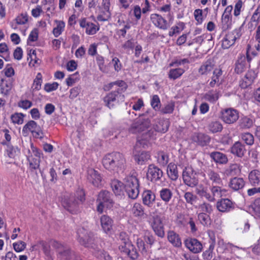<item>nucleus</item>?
I'll return each instance as SVG.
<instances>
[{"label":"nucleus","mask_w":260,"mask_h":260,"mask_svg":"<svg viewBox=\"0 0 260 260\" xmlns=\"http://www.w3.org/2000/svg\"><path fill=\"white\" fill-rule=\"evenodd\" d=\"M24 115L21 113H15L11 116V120L14 124H21L24 121Z\"/></svg>","instance_id":"51"},{"label":"nucleus","mask_w":260,"mask_h":260,"mask_svg":"<svg viewBox=\"0 0 260 260\" xmlns=\"http://www.w3.org/2000/svg\"><path fill=\"white\" fill-rule=\"evenodd\" d=\"M209 129L213 133L221 132L223 128L222 124L217 121L211 122L208 126Z\"/></svg>","instance_id":"49"},{"label":"nucleus","mask_w":260,"mask_h":260,"mask_svg":"<svg viewBox=\"0 0 260 260\" xmlns=\"http://www.w3.org/2000/svg\"><path fill=\"white\" fill-rule=\"evenodd\" d=\"M150 18L153 25L160 29L167 30L170 27V25L168 21L159 14H152Z\"/></svg>","instance_id":"11"},{"label":"nucleus","mask_w":260,"mask_h":260,"mask_svg":"<svg viewBox=\"0 0 260 260\" xmlns=\"http://www.w3.org/2000/svg\"><path fill=\"white\" fill-rule=\"evenodd\" d=\"M211 157L215 161L221 164H226L228 162L226 156L219 152H214L211 153Z\"/></svg>","instance_id":"41"},{"label":"nucleus","mask_w":260,"mask_h":260,"mask_svg":"<svg viewBox=\"0 0 260 260\" xmlns=\"http://www.w3.org/2000/svg\"><path fill=\"white\" fill-rule=\"evenodd\" d=\"M242 139L246 144L251 145L254 142V138L252 134L249 133H244L242 135Z\"/></svg>","instance_id":"64"},{"label":"nucleus","mask_w":260,"mask_h":260,"mask_svg":"<svg viewBox=\"0 0 260 260\" xmlns=\"http://www.w3.org/2000/svg\"><path fill=\"white\" fill-rule=\"evenodd\" d=\"M192 140L199 145L204 146L209 143L210 138L204 134L195 133L192 136Z\"/></svg>","instance_id":"24"},{"label":"nucleus","mask_w":260,"mask_h":260,"mask_svg":"<svg viewBox=\"0 0 260 260\" xmlns=\"http://www.w3.org/2000/svg\"><path fill=\"white\" fill-rule=\"evenodd\" d=\"M116 85L118 88L114 91L117 92L119 94H121L127 88V85L126 83L122 80H118L115 82L109 83V86L111 88L113 86Z\"/></svg>","instance_id":"42"},{"label":"nucleus","mask_w":260,"mask_h":260,"mask_svg":"<svg viewBox=\"0 0 260 260\" xmlns=\"http://www.w3.org/2000/svg\"><path fill=\"white\" fill-rule=\"evenodd\" d=\"M129 211L133 217L139 219L144 218L147 216L145 212L144 207L139 203H134Z\"/></svg>","instance_id":"18"},{"label":"nucleus","mask_w":260,"mask_h":260,"mask_svg":"<svg viewBox=\"0 0 260 260\" xmlns=\"http://www.w3.org/2000/svg\"><path fill=\"white\" fill-rule=\"evenodd\" d=\"M155 200V194L150 190H145L142 194L143 203L148 206L151 207Z\"/></svg>","instance_id":"23"},{"label":"nucleus","mask_w":260,"mask_h":260,"mask_svg":"<svg viewBox=\"0 0 260 260\" xmlns=\"http://www.w3.org/2000/svg\"><path fill=\"white\" fill-rule=\"evenodd\" d=\"M253 120L249 117H244L240 121L239 125L242 128H249L253 125Z\"/></svg>","instance_id":"54"},{"label":"nucleus","mask_w":260,"mask_h":260,"mask_svg":"<svg viewBox=\"0 0 260 260\" xmlns=\"http://www.w3.org/2000/svg\"><path fill=\"white\" fill-rule=\"evenodd\" d=\"M0 53L3 54V55H0V56L4 58L6 61L9 60L10 52L8 46L6 43L0 44Z\"/></svg>","instance_id":"48"},{"label":"nucleus","mask_w":260,"mask_h":260,"mask_svg":"<svg viewBox=\"0 0 260 260\" xmlns=\"http://www.w3.org/2000/svg\"><path fill=\"white\" fill-rule=\"evenodd\" d=\"M169 161V157L164 152H160L157 154V161L161 166H166Z\"/></svg>","instance_id":"59"},{"label":"nucleus","mask_w":260,"mask_h":260,"mask_svg":"<svg viewBox=\"0 0 260 260\" xmlns=\"http://www.w3.org/2000/svg\"><path fill=\"white\" fill-rule=\"evenodd\" d=\"M198 211L200 213H206L207 214H211L213 211L212 206L207 202H204L199 205L198 207Z\"/></svg>","instance_id":"44"},{"label":"nucleus","mask_w":260,"mask_h":260,"mask_svg":"<svg viewBox=\"0 0 260 260\" xmlns=\"http://www.w3.org/2000/svg\"><path fill=\"white\" fill-rule=\"evenodd\" d=\"M85 193L83 189H78L74 194L66 196L61 203L63 207L72 213H75L80 204L85 201Z\"/></svg>","instance_id":"3"},{"label":"nucleus","mask_w":260,"mask_h":260,"mask_svg":"<svg viewBox=\"0 0 260 260\" xmlns=\"http://www.w3.org/2000/svg\"><path fill=\"white\" fill-rule=\"evenodd\" d=\"M13 246L16 252H20L25 249L26 244L24 242L19 241L17 242L14 243Z\"/></svg>","instance_id":"63"},{"label":"nucleus","mask_w":260,"mask_h":260,"mask_svg":"<svg viewBox=\"0 0 260 260\" xmlns=\"http://www.w3.org/2000/svg\"><path fill=\"white\" fill-rule=\"evenodd\" d=\"M80 26L85 28V32L88 35H93L99 30V26L95 24L88 21L85 18H81L79 21Z\"/></svg>","instance_id":"13"},{"label":"nucleus","mask_w":260,"mask_h":260,"mask_svg":"<svg viewBox=\"0 0 260 260\" xmlns=\"http://www.w3.org/2000/svg\"><path fill=\"white\" fill-rule=\"evenodd\" d=\"M241 167L238 164H232L229 169L228 172L231 175H235L238 174L241 172Z\"/></svg>","instance_id":"62"},{"label":"nucleus","mask_w":260,"mask_h":260,"mask_svg":"<svg viewBox=\"0 0 260 260\" xmlns=\"http://www.w3.org/2000/svg\"><path fill=\"white\" fill-rule=\"evenodd\" d=\"M196 193L201 198H205L208 201L213 202V198L212 197L211 192L208 191L207 187L201 185L196 188Z\"/></svg>","instance_id":"28"},{"label":"nucleus","mask_w":260,"mask_h":260,"mask_svg":"<svg viewBox=\"0 0 260 260\" xmlns=\"http://www.w3.org/2000/svg\"><path fill=\"white\" fill-rule=\"evenodd\" d=\"M150 155L147 152L143 151L140 154L135 155V159L139 164L142 165L143 162L150 159Z\"/></svg>","instance_id":"47"},{"label":"nucleus","mask_w":260,"mask_h":260,"mask_svg":"<svg viewBox=\"0 0 260 260\" xmlns=\"http://www.w3.org/2000/svg\"><path fill=\"white\" fill-rule=\"evenodd\" d=\"M168 239L174 246L179 247L181 245V241L178 234L173 231L168 233Z\"/></svg>","instance_id":"33"},{"label":"nucleus","mask_w":260,"mask_h":260,"mask_svg":"<svg viewBox=\"0 0 260 260\" xmlns=\"http://www.w3.org/2000/svg\"><path fill=\"white\" fill-rule=\"evenodd\" d=\"M56 26L53 28L52 33L55 37H58L63 31L65 27V23L61 20H54Z\"/></svg>","instance_id":"39"},{"label":"nucleus","mask_w":260,"mask_h":260,"mask_svg":"<svg viewBox=\"0 0 260 260\" xmlns=\"http://www.w3.org/2000/svg\"><path fill=\"white\" fill-rule=\"evenodd\" d=\"M222 74V71L220 69H216L213 71V75L212 77L211 81L209 83L211 87H214L215 84L219 82V77Z\"/></svg>","instance_id":"53"},{"label":"nucleus","mask_w":260,"mask_h":260,"mask_svg":"<svg viewBox=\"0 0 260 260\" xmlns=\"http://www.w3.org/2000/svg\"><path fill=\"white\" fill-rule=\"evenodd\" d=\"M250 225L248 220L243 219L237 223V230L241 233H244L249 231Z\"/></svg>","instance_id":"43"},{"label":"nucleus","mask_w":260,"mask_h":260,"mask_svg":"<svg viewBox=\"0 0 260 260\" xmlns=\"http://www.w3.org/2000/svg\"><path fill=\"white\" fill-rule=\"evenodd\" d=\"M27 160L29 161V167L31 169L36 170L39 168L40 163V158H35L32 157L31 155H29Z\"/></svg>","instance_id":"58"},{"label":"nucleus","mask_w":260,"mask_h":260,"mask_svg":"<svg viewBox=\"0 0 260 260\" xmlns=\"http://www.w3.org/2000/svg\"><path fill=\"white\" fill-rule=\"evenodd\" d=\"M150 126V120L148 118L140 117L137 119L133 123L130 128L132 133H141L137 137V140L135 146L136 151L138 148H146L148 147L152 141L155 139V132L151 128L148 130Z\"/></svg>","instance_id":"1"},{"label":"nucleus","mask_w":260,"mask_h":260,"mask_svg":"<svg viewBox=\"0 0 260 260\" xmlns=\"http://www.w3.org/2000/svg\"><path fill=\"white\" fill-rule=\"evenodd\" d=\"M87 179L94 186L99 187L101 184L102 177L98 171L92 168H89L87 171Z\"/></svg>","instance_id":"15"},{"label":"nucleus","mask_w":260,"mask_h":260,"mask_svg":"<svg viewBox=\"0 0 260 260\" xmlns=\"http://www.w3.org/2000/svg\"><path fill=\"white\" fill-rule=\"evenodd\" d=\"M231 152L238 157H242L245 152V147L241 143L236 142L231 147Z\"/></svg>","instance_id":"32"},{"label":"nucleus","mask_w":260,"mask_h":260,"mask_svg":"<svg viewBox=\"0 0 260 260\" xmlns=\"http://www.w3.org/2000/svg\"><path fill=\"white\" fill-rule=\"evenodd\" d=\"M214 246V242H212L210 244L208 249L203 253V257L205 260H210L212 258Z\"/></svg>","instance_id":"56"},{"label":"nucleus","mask_w":260,"mask_h":260,"mask_svg":"<svg viewBox=\"0 0 260 260\" xmlns=\"http://www.w3.org/2000/svg\"><path fill=\"white\" fill-rule=\"evenodd\" d=\"M170 122L167 119H160L159 120L154 126V131L155 132H160L162 133H166L169 128Z\"/></svg>","instance_id":"26"},{"label":"nucleus","mask_w":260,"mask_h":260,"mask_svg":"<svg viewBox=\"0 0 260 260\" xmlns=\"http://www.w3.org/2000/svg\"><path fill=\"white\" fill-rule=\"evenodd\" d=\"M125 160L123 155L119 152L106 154L103 159V165L109 171L118 172L124 167Z\"/></svg>","instance_id":"2"},{"label":"nucleus","mask_w":260,"mask_h":260,"mask_svg":"<svg viewBox=\"0 0 260 260\" xmlns=\"http://www.w3.org/2000/svg\"><path fill=\"white\" fill-rule=\"evenodd\" d=\"M15 21L17 24H25L28 21V15L26 13H22L16 18Z\"/></svg>","instance_id":"61"},{"label":"nucleus","mask_w":260,"mask_h":260,"mask_svg":"<svg viewBox=\"0 0 260 260\" xmlns=\"http://www.w3.org/2000/svg\"><path fill=\"white\" fill-rule=\"evenodd\" d=\"M257 54L258 52L254 48H252L249 44L247 45L246 59L248 62H250L252 58L255 57Z\"/></svg>","instance_id":"52"},{"label":"nucleus","mask_w":260,"mask_h":260,"mask_svg":"<svg viewBox=\"0 0 260 260\" xmlns=\"http://www.w3.org/2000/svg\"><path fill=\"white\" fill-rule=\"evenodd\" d=\"M207 177L213 184H220L222 180L218 173L214 170L209 169L206 172Z\"/></svg>","instance_id":"35"},{"label":"nucleus","mask_w":260,"mask_h":260,"mask_svg":"<svg viewBox=\"0 0 260 260\" xmlns=\"http://www.w3.org/2000/svg\"><path fill=\"white\" fill-rule=\"evenodd\" d=\"M220 113L221 119L228 124L235 123L239 117L238 111L231 108L222 109Z\"/></svg>","instance_id":"8"},{"label":"nucleus","mask_w":260,"mask_h":260,"mask_svg":"<svg viewBox=\"0 0 260 260\" xmlns=\"http://www.w3.org/2000/svg\"><path fill=\"white\" fill-rule=\"evenodd\" d=\"M245 185V181L241 178L235 177L230 181V186L234 190L242 188Z\"/></svg>","instance_id":"34"},{"label":"nucleus","mask_w":260,"mask_h":260,"mask_svg":"<svg viewBox=\"0 0 260 260\" xmlns=\"http://www.w3.org/2000/svg\"><path fill=\"white\" fill-rule=\"evenodd\" d=\"M214 64L212 60H208L204 62L199 69V73L203 75L210 73L214 69Z\"/></svg>","instance_id":"29"},{"label":"nucleus","mask_w":260,"mask_h":260,"mask_svg":"<svg viewBox=\"0 0 260 260\" xmlns=\"http://www.w3.org/2000/svg\"><path fill=\"white\" fill-rule=\"evenodd\" d=\"M151 105L155 111H158L160 108V101L157 95L152 96L151 102Z\"/></svg>","instance_id":"60"},{"label":"nucleus","mask_w":260,"mask_h":260,"mask_svg":"<svg viewBox=\"0 0 260 260\" xmlns=\"http://www.w3.org/2000/svg\"><path fill=\"white\" fill-rule=\"evenodd\" d=\"M212 197L213 198V202L216 200V198H219L222 196H226L227 190L221 187L213 185L210 187Z\"/></svg>","instance_id":"25"},{"label":"nucleus","mask_w":260,"mask_h":260,"mask_svg":"<svg viewBox=\"0 0 260 260\" xmlns=\"http://www.w3.org/2000/svg\"><path fill=\"white\" fill-rule=\"evenodd\" d=\"M218 92L215 90H211L205 93L203 96V99L211 103H214L219 99Z\"/></svg>","instance_id":"40"},{"label":"nucleus","mask_w":260,"mask_h":260,"mask_svg":"<svg viewBox=\"0 0 260 260\" xmlns=\"http://www.w3.org/2000/svg\"><path fill=\"white\" fill-rule=\"evenodd\" d=\"M256 76L253 71H249L240 82V85L242 88H246L250 86L254 81Z\"/></svg>","instance_id":"22"},{"label":"nucleus","mask_w":260,"mask_h":260,"mask_svg":"<svg viewBox=\"0 0 260 260\" xmlns=\"http://www.w3.org/2000/svg\"><path fill=\"white\" fill-rule=\"evenodd\" d=\"M184 23L182 22H179L177 23V25L173 26L171 28V30L169 32V36L170 37H173L176 34H179L182 30L184 29Z\"/></svg>","instance_id":"45"},{"label":"nucleus","mask_w":260,"mask_h":260,"mask_svg":"<svg viewBox=\"0 0 260 260\" xmlns=\"http://www.w3.org/2000/svg\"><path fill=\"white\" fill-rule=\"evenodd\" d=\"M124 245H121L119 247L121 251L127 254L132 259H135L138 257V253L136 249L134 248L133 245L131 243L124 242Z\"/></svg>","instance_id":"17"},{"label":"nucleus","mask_w":260,"mask_h":260,"mask_svg":"<svg viewBox=\"0 0 260 260\" xmlns=\"http://www.w3.org/2000/svg\"><path fill=\"white\" fill-rule=\"evenodd\" d=\"M124 99V95L119 94L117 92L112 91L108 93L104 98V102L108 107L112 108L114 106L115 103L119 101L123 102Z\"/></svg>","instance_id":"10"},{"label":"nucleus","mask_w":260,"mask_h":260,"mask_svg":"<svg viewBox=\"0 0 260 260\" xmlns=\"http://www.w3.org/2000/svg\"><path fill=\"white\" fill-rule=\"evenodd\" d=\"M173 196L172 191L169 188H163L159 191V197L160 199L165 203H169Z\"/></svg>","instance_id":"38"},{"label":"nucleus","mask_w":260,"mask_h":260,"mask_svg":"<svg viewBox=\"0 0 260 260\" xmlns=\"http://www.w3.org/2000/svg\"><path fill=\"white\" fill-rule=\"evenodd\" d=\"M217 210L221 212H228L234 208L233 202L228 199H223L216 203Z\"/></svg>","instance_id":"19"},{"label":"nucleus","mask_w":260,"mask_h":260,"mask_svg":"<svg viewBox=\"0 0 260 260\" xmlns=\"http://www.w3.org/2000/svg\"><path fill=\"white\" fill-rule=\"evenodd\" d=\"M77 235L79 242L85 246H89L91 241L90 233H88L86 230L82 228L78 230Z\"/></svg>","instance_id":"16"},{"label":"nucleus","mask_w":260,"mask_h":260,"mask_svg":"<svg viewBox=\"0 0 260 260\" xmlns=\"http://www.w3.org/2000/svg\"><path fill=\"white\" fill-rule=\"evenodd\" d=\"M249 181L252 185H260V171L257 170L251 171L248 176Z\"/></svg>","instance_id":"31"},{"label":"nucleus","mask_w":260,"mask_h":260,"mask_svg":"<svg viewBox=\"0 0 260 260\" xmlns=\"http://www.w3.org/2000/svg\"><path fill=\"white\" fill-rule=\"evenodd\" d=\"M111 186L116 196H120L123 193V183L119 180H112L111 183Z\"/></svg>","instance_id":"37"},{"label":"nucleus","mask_w":260,"mask_h":260,"mask_svg":"<svg viewBox=\"0 0 260 260\" xmlns=\"http://www.w3.org/2000/svg\"><path fill=\"white\" fill-rule=\"evenodd\" d=\"M163 176L162 171L158 167L153 165H150L148 167L147 176L151 181L156 182L160 180Z\"/></svg>","instance_id":"14"},{"label":"nucleus","mask_w":260,"mask_h":260,"mask_svg":"<svg viewBox=\"0 0 260 260\" xmlns=\"http://www.w3.org/2000/svg\"><path fill=\"white\" fill-rule=\"evenodd\" d=\"M240 37L239 32L238 30H234L229 32L223 38L222 42V47L224 49H228L233 46L236 40Z\"/></svg>","instance_id":"12"},{"label":"nucleus","mask_w":260,"mask_h":260,"mask_svg":"<svg viewBox=\"0 0 260 260\" xmlns=\"http://www.w3.org/2000/svg\"><path fill=\"white\" fill-rule=\"evenodd\" d=\"M247 61L246 57L244 55H240L235 64V72L240 74L244 72L246 69Z\"/></svg>","instance_id":"27"},{"label":"nucleus","mask_w":260,"mask_h":260,"mask_svg":"<svg viewBox=\"0 0 260 260\" xmlns=\"http://www.w3.org/2000/svg\"><path fill=\"white\" fill-rule=\"evenodd\" d=\"M167 174L171 180H176L178 178L177 166L174 164H169L167 168Z\"/></svg>","instance_id":"36"},{"label":"nucleus","mask_w":260,"mask_h":260,"mask_svg":"<svg viewBox=\"0 0 260 260\" xmlns=\"http://www.w3.org/2000/svg\"><path fill=\"white\" fill-rule=\"evenodd\" d=\"M182 178L184 183L189 187H193L198 184L197 173L190 166H187L183 170Z\"/></svg>","instance_id":"6"},{"label":"nucleus","mask_w":260,"mask_h":260,"mask_svg":"<svg viewBox=\"0 0 260 260\" xmlns=\"http://www.w3.org/2000/svg\"><path fill=\"white\" fill-rule=\"evenodd\" d=\"M123 183L128 197L137 199L139 194V183L137 177L134 174L127 175L124 179Z\"/></svg>","instance_id":"4"},{"label":"nucleus","mask_w":260,"mask_h":260,"mask_svg":"<svg viewBox=\"0 0 260 260\" xmlns=\"http://www.w3.org/2000/svg\"><path fill=\"white\" fill-rule=\"evenodd\" d=\"M198 219L200 223L204 225L207 226L210 223V217L209 214L206 213H200L198 215Z\"/></svg>","instance_id":"50"},{"label":"nucleus","mask_w":260,"mask_h":260,"mask_svg":"<svg viewBox=\"0 0 260 260\" xmlns=\"http://www.w3.org/2000/svg\"><path fill=\"white\" fill-rule=\"evenodd\" d=\"M42 83V76L40 73H38L34 80L32 84L33 90H39L41 88Z\"/></svg>","instance_id":"55"},{"label":"nucleus","mask_w":260,"mask_h":260,"mask_svg":"<svg viewBox=\"0 0 260 260\" xmlns=\"http://www.w3.org/2000/svg\"><path fill=\"white\" fill-rule=\"evenodd\" d=\"M2 144L6 145L5 155L10 158H14L19 153V150L17 147H15L9 143L2 142Z\"/></svg>","instance_id":"30"},{"label":"nucleus","mask_w":260,"mask_h":260,"mask_svg":"<svg viewBox=\"0 0 260 260\" xmlns=\"http://www.w3.org/2000/svg\"><path fill=\"white\" fill-rule=\"evenodd\" d=\"M151 226L158 237L162 238L165 236L164 228L160 217L157 215L152 216L150 218Z\"/></svg>","instance_id":"9"},{"label":"nucleus","mask_w":260,"mask_h":260,"mask_svg":"<svg viewBox=\"0 0 260 260\" xmlns=\"http://www.w3.org/2000/svg\"><path fill=\"white\" fill-rule=\"evenodd\" d=\"M111 196L112 194L106 190H102L99 193L96 200V210L99 213H103L105 207L109 208L112 207L113 202Z\"/></svg>","instance_id":"5"},{"label":"nucleus","mask_w":260,"mask_h":260,"mask_svg":"<svg viewBox=\"0 0 260 260\" xmlns=\"http://www.w3.org/2000/svg\"><path fill=\"white\" fill-rule=\"evenodd\" d=\"M175 108V102L171 101L160 110V112L165 114H171L173 112Z\"/></svg>","instance_id":"57"},{"label":"nucleus","mask_w":260,"mask_h":260,"mask_svg":"<svg viewBox=\"0 0 260 260\" xmlns=\"http://www.w3.org/2000/svg\"><path fill=\"white\" fill-rule=\"evenodd\" d=\"M22 133L24 136H27L31 133L34 137L41 139L43 138V133L40 126L34 120L27 122L23 127Z\"/></svg>","instance_id":"7"},{"label":"nucleus","mask_w":260,"mask_h":260,"mask_svg":"<svg viewBox=\"0 0 260 260\" xmlns=\"http://www.w3.org/2000/svg\"><path fill=\"white\" fill-rule=\"evenodd\" d=\"M100 222L105 233L108 234L111 232L113 224V220L108 215H103L100 218Z\"/></svg>","instance_id":"21"},{"label":"nucleus","mask_w":260,"mask_h":260,"mask_svg":"<svg viewBox=\"0 0 260 260\" xmlns=\"http://www.w3.org/2000/svg\"><path fill=\"white\" fill-rule=\"evenodd\" d=\"M185 245L190 251L194 253L200 252L203 249L202 243L196 239L186 240Z\"/></svg>","instance_id":"20"},{"label":"nucleus","mask_w":260,"mask_h":260,"mask_svg":"<svg viewBox=\"0 0 260 260\" xmlns=\"http://www.w3.org/2000/svg\"><path fill=\"white\" fill-rule=\"evenodd\" d=\"M184 72V69L182 68H177L171 69L169 71L168 76L171 79H176L179 78Z\"/></svg>","instance_id":"46"}]
</instances>
